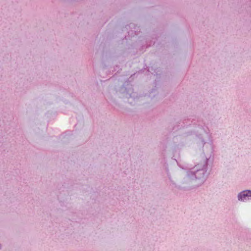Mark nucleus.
<instances>
[{"label":"nucleus","instance_id":"nucleus-1","mask_svg":"<svg viewBox=\"0 0 251 251\" xmlns=\"http://www.w3.org/2000/svg\"><path fill=\"white\" fill-rule=\"evenodd\" d=\"M238 200L240 201H245L247 199L249 198L250 197H251V191L250 190H246L242 192H241L238 195Z\"/></svg>","mask_w":251,"mask_h":251}]
</instances>
